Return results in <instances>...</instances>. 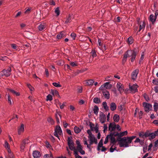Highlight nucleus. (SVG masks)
I'll use <instances>...</instances> for the list:
<instances>
[{"label":"nucleus","mask_w":158,"mask_h":158,"mask_svg":"<svg viewBox=\"0 0 158 158\" xmlns=\"http://www.w3.org/2000/svg\"><path fill=\"white\" fill-rule=\"evenodd\" d=\"M136 56V52L134 50H127L124 55L123 62H125L127 57H131V61L133 62L135 60Z\"/></svg>","instance_id":"1"},{"label":"nucleus","mask_w":158,"mask_h":158,"mask_svg":"<svg viewBox=\"0 0 158 158\" xmlns=\"http://www.w3.org/2000/svg\"><path fill=\"white\" fill-rule=\"evenodd\" d=\"M131 143L130 140L127 137H124L121 139L119 145L120 147H127Z\"/></svg>","instance_id":"2"},{"label":"nucleus","mask_w":158,"mask_h":158,"mask_svg":"<svg viewBox=\"0 0 158 158\" xmlns=\"http://www.w3.org/2000/svg\"><path fill=\"white\" fill-rule=\"evenodd\" d=\"M158 135V129L154 132L149 133L146 132L145 133V136L146 137H149V139L150 140L152 139L155 138L156 136Z\"/></svg>","instance_id":"3"},{"label":"nucleus","mask_w":158,"mask_h":158,"mask_svg":"<svg viewBox=\"0 0 158 158\" xmlns=\"http://www.w3.org/2000/svg\"><path fill=\"white\" fill-rule=\"evenodd\" d=\"M62 131L60 127L59 126H56L54 133V136L57 138H59V135H60L62 134Z\"/></svg>","instance_id":"4"},{"label":"nucleus","mask_w":158,"mask_h":158,"mask_svg":"<svg viewBox=\"0 0 158 158\" xmlns=\"http://www.w3.org/2000/svg\"><path fill=\"white\" fill-rule=\"evenodd\" d=\"M143 105L145 111L147 112H149L152 109V105L150 104L144 102L143 103Z\"/></svg>","instance_id":"5"},{"label":"nucleus","mask_w":158,"mask_h":158,"mask_svg":"<svg viewBox=\"0 0 158 158\" xmlns=\"http://www.w3.org/2000/svg\"><path fill=\"white\" fill-rule=\"evenodd\" d=\"M129 90L132 93H135L138 92L137 88L138 87V86L137 84H133L132 85H129Z\"/></svg>","instance_id":"6"},{"label":"nucleus","mask_w":158,"mask_h":158,"mask_svg":"<svg viewBox=\"0 0 158 158\" xmlns=\"http://www.w3.org/2000/svg\"><path fill=\"white\" fill-rule=\"evenodd\" d=\"M11 70L10 68H9L7 69H4L1 73H3L1 74L2 76H5L6 77H8L10 76L11 74Z\"/></svg>","instance_id":"7"},{"label":"nucleus","mask_w":158,"mask_h":158,"mask_svg":"<svg viewBox=\"0 0 158 158\" xmlns=\"http://www.w3.org/2000/svg\"><path fill=\"white\" fill-rule=\"evenodd\" d=\"M28 143V139L27 138L25 139L22 142L20 146L21 151L23 152L24 151L25 148L26 144Z\"/></svg>","instance_id":"8"},{"label":"nucleus","mask_w":158,"mask_h":158,"mask_svg":"<svg viewBox=\"0 0 158 158\" xmlns=\"http://www.w3.org/2000/svg\"><path fill=\"white\" fill-rule=\"evenodd\" d=\"M112 87V85L110 84L109 82H106L104 84H103L99 88V89L103 90L104 88L107 89H110Z\"/></svg>","instance_id":"9"},{"label":"nucleus","mask_w":158,"mask_h":158,"mask_svg":"<svg viewBox=\"0 0 158 158\" xmlns=\"http://www.w3.org/2000/svg\"><path fill=\"white\" fill-rule=\"evenodd\" d=\"M139 70L138 69L134 70L131 73V78L132 79L135 80L137 78V75L139 73Z\"/></svg>","instance_id":"10"},{"label":"nucleus","mask_w":158,"mask_h":158,"mask_svg":"<svg viewBox=\"0 0 158 158\" xmlns=\"http://www.w3.org/2000/svg\"><path fill=\"white\" fill-rule=\"evenodd\" d=\"M116 128V125L114 122L110 123L109 126V130L110 131H114Z\"/></svg>","instance_id":"11"},{"label":"nucleus","mask_w":158,"mask_h":158,"mask_svg":"<svg viewBox=\"0 0 158 158\" xmlns=\"http://www.w3.org/2000/svg\"><path fill=\"white\" fill-rule=\"evenodd\" d=\"M46 27L47 25L45 23H40L38 28L40 31H42L44 30Z\"/></svg>","instance_id":"12"},{"label":"nucleus","mask_w":158,"mask_h":158,"mask_svg":"<svg viewBox=\"0 0 158 158\" xmlns=\"http://www.w3.org/2000/svg\"><path fill=\"white\" fill-rule=\"evenodd\" d=\"M99 119L101 123H104L106 122V115L103 114H100Z\"/></svg>","instance_id":"13"},{"label":"nucleus","mask_w":158,"mask_h":158,"mask_svg":"<svg viewBox=\"0 0 158 158\" xmlns=\"http://www.w3.org/2000/svg\"><path fill=\"white\" fill-rule=\"evenodd\" d=\"M102 94L105 98L108 99L110 98V94L109 92L106 89H103Z\"/></svg>","instance_id":"14"},{"label":"nucleus","mask_w":158,"mask_h":158,"mask_svg":"<svg viewBox=\"0 0 158 158\" xmlns=\"http://www.w3.org/2000/svg\"><path fill=\"white\" fill-rule=\"evenodd\" d=\"M116 86L118 88V90L120 93L123 91V87L122 86V84L120 83H118Z\"/></svg>","instance_id":"15"},{"label":"nucleus","mask_w":158,"mask_h":158,"mask_svg":"<svg viewBox=\"0 0 158 158\" xmlns=\"http://www.w3.org/2000/svg\"><path fill=\"white\" fill-rule=\"evenodd\" d=\"M3 146L7 150L8 152H10V145L6 140H5L4 143L3 144Z\"/></svg>","instance_id":"16"},{"label":"nucleus","mask_w":158,"mask_h":158,"mask_svg":"<svg viewBox=\"0 0 158 158\" xmlns=\"http://www.w3.org/2000/svg\"><path fill=\"white\" fill-rule=\"evenodd\" d=\"M88 138L89 139V141H93L94 142L95 144L97 143V140L95 138L94 135H89L88 136Z\"/></svg>","instance_id":"17"},{"label":"nucleus","mask_w":158,"mask_h":158,"mask_svg":"<svg viewBox=\"0 0 158 158\" xmlns=\"http://www.w3.org/2000/svg\"><path fill=\"white\" fill-rule=\"evenodd\" d=\"M7 91H9L13 94L17 96H19L20 95V93L19 92H17L13 89H11L7 88Z\"/></svg>","instance_id":"18"},{"label":"nucleus","mask_w":158,"mask_h":158,"mask_svg":"<svg viewBox=\"0 0 158 158\" xmlns=\"http://www.w3.org/2000/svg\"><path fill=\"white\" fill-rule=\"evenodd\" d=\"M24 131V125L23 124H21L20 127L18 128V133L19 135H20L23 133Z\"/></svg>","instance_id":"19"},{"label":"nucleus","mask_w":158,"mask_h":158,"mask_svg":"<svg viewBox=\"0 0 158 158\" xmlns=\"http://www.w3.org/2000/svg\"><path fill=\"white\" fill-rule=\"evenodd\" d=\"M77 150L82 155H84L85 154V151L82 150V147L81 145H79L77 146Z\"/></svg>","instance_id":"20"},{"label":"nucleus","mask_w":158,"mask_h":158,"mask_svg":"<svg viewBox=\"0 0 158 158\" xmlns=\"http://www.w3.org/2000/svg\"><path fill=\"white\" fill-rule=\"evenodd\" d=\"M40 152L38 151H35L33 152V156L34 158H39L40 156Z\"/></svg>","instance_id":"21"},{"label":"nucleus","mask_w":158,"mask_h":158,"mask_svg":"<svg viewBox=\"0 0 158 158\" xmlns=\"http://www.w3.org/2000/svg\"><path fill=\"white\" fill-rule=\"evenodd\" d=\"M66 36V34L64 32L61 31L57 35V38L58 39H60Z\"/></svg>","instance_id":"22"},{"label":"nucleus","mask_w":158,"mask_h":158,"mask_svg":"<svg viewBox=\"0 0 158 158\" xmlns=\"http://www.w3.org/2000/svg\"><path fill=\"white\" fill-rule=\"evenodd\" d=\"M85 84L87 86H92L93 85L94 81L93 80H89L85 81Z\"/></svg>","instance_id":"23"},{"label":"nucleus","mask_w":158,"mask_h":158,"mask_svg":"<svg viewBox=\"0 0 158 158\" xmlns=\"http://www.w3.org/2000/svg\"><path fill=\"white\" fill-rule=\"evenodd\" d=\"M110 108L111 110L114 111L116 108V106L115 103L114 102L111 103L110 105Z\"/></svg>","instance_id":"24"},{"label":"nucleus","mask_w":158,"mask_h":158,"mask_svg":"<svg viewBox=\"0 0 158 158\" xmlns=\"http://www.w3.org/2000/svg\"><path fill=\"white\" fill-rule=\"evenodd\" d=\"M156 18V17H155L153 15H151L149 16L150 20L153 23L155 21Z\"/></svg>","instance_id":"25"},{"label":"nucleus","mask_w":158,"mask_h":158,"mask_svg":"<svg viewBox=\"0 0 158 158\" xmlns=\"http://www.w3.org/2000/svg\"><path fill=\"white\" fill-rule=\"evenodd\" d=\"M120 119V117L117 114H115L113 117V120L114 122H118Z\"/></svg>","instance_id":"26"},{"label":"nucleus","mask_w":158,"mask_h":158,"mask_svg":"<svg viewBox=\"0 0 158 158\" xmlns=\"http://www.w3.org/2000/svg\"><path fill=\"white\" fill-rule=\"evenodd\" d=\"M7 100L10 105H12L13 104V102H12V98L9 94H7Z\"/></svg>","instance_id":"27"},{"label":"nucleus","mask_w":158,"mask_h":158,"mask_svg":"<svg viewBox=\"0 0 158 158\" xmlns=\"http://www.w3.org/2000/svg\"><path fill=\"white\" fill-rule=\"evenodd\" d=\"M51 93L53 95L59 96V93L57 91L55 90L51 89Z\"/></svg>","instance_id":"28"},{"label":"nucleus","mask_w":158,"mask_h":158,"mask_svg":"<svg viewBox=\"0 0 158 158\" xmlns=\"http://www.w3.org/2000/svg\"><path fill=\"white\" fill-rule=\"evenodd\" d=\"M127 134V131H125L123 132H121L119 133H118L116 135L120 137H122L125 135H126Z\"/></svg>","instance_id":"29"},{"label":"nucleus","mask_w":158,"mask_h":158,"mask_svg":"<svg viewBox=\"0 0 158 158\" xmlns=\"http://www.w3.org/2000/svg\"><path fill=\"white\" fill-rule=\"evenodd\" d=\"M55 117H56V121H57V123H59L60 120H59V117H60V118H61V116L60 114L58 112H56V113L55 114Z\"/></svg>","instance_id":"30"},{"label":"nucleus","mask_w":158,"mask_h":158,"mask_svg":"<svg viewBox=\"0 0 158 158\" xmlns=\"http://www.w3.org/2000/svg\"><path fill=\"white\" fill-rule=\"evenodd\" d=\"M110 139L111 143L113 144H114V143H115L116 141L115 138L113 135L110 134Z\"/></svg>","instance_id":"31"},{"label":"nucleus","mask_w":158,"mask_h":158,"mask_svg":"<svg viewBox=\"0 0 158 158\" xmlns=\"http://www.w3.org/2000/svg\"><path fill=\"white\" fill-rule=\"evenodd\" d=\"M74 130L75 132L77 134H78L80 133L81 131V129L77 126H75L74 127Z\"/></svg>","instance_id":"32"},{"label":"nucleus","mask_w":158,"mask_h":158,"mask_svg":"<svg viewBox=\"0 0 158 158\" xmlns=\"http://www.w3.org/2000/svg\"><path fill=\"white\" fill-rule=\"evenodd\" d=\"M103 146V141H102V139H101L98 144V151H99L100 150V148L102 147Z\"/></svg>","instance_id":"33"},{"label":"nucleus","mask_w":158,"mask_h":158,"mask_svg":"<svg viewBox=\"0 0 158 158\" xmlns=\"http://www.w3.org/2000/svg\"><path fill=\"white\" fill-rule=\"evenodd\" d=\"M102 105L104 108V109L106 111H108L109 110V107L107 105L106 102H103L102 103Z\"/></svg>","instance_id":"34"},{"label":"nucleus","mask_w":158,"mask_h":158,"mask_svg":"<svg viewBox=\"0 0 158 158\" xmlns=\"http://www.w3.org/2000/svg\"><path fill=\"white\" fill-rule=\"evenodd\" d=\"M98 110H99V109H98V107L97 106H94V108L93 109V111L94 112V113L95 114H96V115L98 114Z\"/></svg>","instance_id":"35"},{"label":"nucleus","mask_w":158,"mask_h":158,"mask_svg":"<svg viewBox=\"0 0 158 158\" xmlns=\"http://www.w3.org/2000/svg\"><path fill=\"white\" fill-rule=\"evenodd\" d=\"M139 24V31H140L141 30L144 28L145 26V23L144 21L142 22V24L140 23Z\"/></svg>","instance_id":"36"},{"label":"nucleus","mask_w":158,"mask_h":158,"mask_svg":"<svg viewBox=\"0 0 158 158\" xmlns=\"http://www.w3.org/2000/svg\"><path fill=\"white\" fill-rule=\"evenodd\" d=\"M153 107L154 111L157 112L158 110V103L156 102L155 103Z\"/></svg>","instance_id":"37"},{"label":"nucleus","mask_w":158,"mask_h":158,"mask_svg":"<svg viewBox=\"0 0 158 158\" xmlns=\"http://www.w3.org/2000/svg\"><path fill=\"white\" fill-rule=\"evenodd\" d=\"M55 12L56 14V16H58L60 14V11L59 8L58 7H57L55 8Z\"/></svg>","instance_id":"38"},{"label":"nucleus","mask_w":158,"mask_h":158,"mask_svg":"<svg viewBox=\"0 0 158 158\" xmlns=\"http://www.w3.org/2000/svg\"><path fill=\"white\" fill-rule=\"evenodd\" d=\"M11 47L12 48L15 49L16 50H18L19 49V48L18 46H17L16 44H11Z\"/></svg>","instance_id":"39"},{"label":"nucleus","mask_w":158,"mask_h":158,"mask_svg":"<svg viewBox=\"0 0 158 158\" xmlns=\"http://www.w3.org/2000/svg\"><path fill=\"white\" fill-rule=\"evenodd\" d=\"M93 101L96 103H99L100 102V99L98 98H95L94 99Z\"/></svg>","instance_id":"40"},{"label":"nucleus","mask_w":158,"mask_h":158,"mask_svg":"<svg viewBox=\"0 0 158 158\" xmlns=\"http://www.w3.org/2000/svg\"><path fill=\"white\" fill-rule=\"evenodd\" d=\"M53 99L52 97V96L50 94H49L47 96V98H46V101H52Z\"/></svg>","instance_id":"41"},{"label":"nucleus","mask_w":158,"mask_h":158,"mask_svg":"<svg viewBox=\"0 0 158 158\" xmlns=\"http://www.w3.org/2000/svg\"><path fill=\"white\" fill-rule=\"evenodd\" d=\"M74 143H73L72 144H69L68 145L69 148L70 150H74V149H76L75 147L74 146Z\"/></svg>","instance_id":"42"},{"label":"nucleus","mask_w":158,"mask_h":158,"mask_svg":"<svg viewBox=\"0 0 158 158\" xmlns=\"http://www.w3.org/2000/svg\"><path fill=\"white\" fill-rule=\"evenodd\" d=\"M128 42L129 44H132L133 42V40L132 37H130L128 39Z\"/></svg>","instance_id":"43"},{"label":"nucleus","mask_w":158,"mask_h":158,"mask_svg":"<svg viewBox=\"0 0 158 158\" xmlns=\"http://www.w3.org/2000/svg\"><path fill=\"white\" fill-rule=\"evenodd\" d=\"M27 86L31 91H34V88L30 84H27Z\"/></svg>","instance_id":"44"},{"label":"nucleus","mask_w":158,"mask_h":158,"mask_svg":"<svg viewBox=\"0 0 158 158\" xmlns=\"http://www.w3.org/2000/svg\"><path fill=\"white\" fill-rule=\"evenodd\" d=\"M52 85L56 87H60L61 85L59 84V83L53 82L52 83Z\"/></svg>","instance_id":"45"},{"label":"nucleus","mask_w":158,"mask_h":158,"mask_svg":"<svg viewBox=\"0 0 158 158\" xmlns=\"http://www.w3.org/2000/svg\"><path fill=\"white\" fill-rule=\"evenodd\" d=\"M72 139V137H71V138L69 137L68 138V145L69 144H72L74 143L73 142Z\"/></svg>","instance_id":"46"},{"label":"nucleus","mask_w":158,"mask_h":158,"mask_svg":"<svg viewBox=\"0 0 158 158\" xmlns=\"http://www.w3.org/2000/svg\"><path fill=\"white\" fill-rule=\"evenodd\" d=\"M91 53L92 54V56L93 57H95L97 56L96 52L94 50H92Z\"/></svg>","instance_id":"47"},{"label":"nucleus","mask_w":158,"mask_h":158,"mask_svg":"<svg viewBox=\"0 0 158 158\" xmlns=\"http://www.w3.org/2000/svg\"><path fill=\"white\" fill-rule=\"evenodd\" d=\"M110 135H108L105 139V141L104 142V144L107 143L108 142V139H110Z\"/></svg>","instance_id":"48"},{"label":"nucleus","mask_w":158,"mask_h":158,"mask_svg":"<svg viewBox=\"0 0 158 158\" xmlns=\"http://www.w3.org/2000/svg\"><path fill=\"white\" fill-rule=\"evenodd\" d=\"M143 96L144 98L145 99V100L148 102L149 100V98L148 96L147 95V94L144 93L143 94Z\"/></svg>","instance_id":"49"},{"label":"nucleus","mask_w":158,"mask_h":158,"mask_svg":"<svg viewBox=\"0 0 158 158\" xmlns=\"http://www.w3.org/2000/svg\"><path fill=\"white\" fill-rule=\"evenodd\" d=\"M31 10V8L29 7L27 8V9L26 10L25 12V14H29Z\"/></svg>","instance_id":"50"},{"label":"nucleus","mask_w":158,"mask_h":158,"mask_svg":"<svg viewBox=\"0 0 158 158\" xmlns=\"http://www.w3.org/2000/svg\"><path fill=\"white\" fill-rule=\"evenodd\" d=\"M47 121L49 123H51V124L54 123L53 119L51 117H49L48 118Z\"/></svg>","instance_id":"51"},{"label":"nucleus","mask_w":158,"mask_h":158,"mask_svg":"<svg viewBox=\"0 0 158 158\" xmlns=\"http://www.w3.org/2000/svg\"><path fill=\"white\" fill-rule=\"evenodd\" d=\"M9 154L8 156L10 158H14V156L13 153L11 152V151L10 150V152H8Z\"/></svg>","instance_id":"52"},{"label":"nucleus","mask_w":158,"mask_h":158,"mask_svg":"<svg viewBox=\"0 0 158 158\" xmlns=\"http://www.w3.org/2000/svg\"><path fill=\"white\" fill-rule=\"evenodd\" d=\"M70 64L73 67L76 66L77 65L76 62H71Z\"/></svg>","instance_id":"53"},{"label":"nucleus","mask_w":158,"mask_h":158,"mask_svg":"<svg viewBox=\"0 0 158 158\" xmlns=\"http://www.w3.org/2000/svg\"><path fill=\"white\" fill-rule=\"evenodd\" d=\"M71 36L73 38V40H75L76 36V35L75 33H72L71 34Z\"/></svg>","instance_id":"54"},{"label":"nucleus","mask_w":158,"mask_h":158,"mask_svg":"<svg viewBox=\"0 0 158 158\" xmlns=\"http://www.w3.org/2000/svg\"><path fill=\"white\" fill-rule=\"evenodd\" d=\"M71 20V18L70 17V16H69L67 19L65 21V23H69Z\"/></svg>","instance_id":"55"},{"label":"nucleus","mask_w":158,"mask_h":158,"mask_svg":"<svg viewBox=\"0 0 158 158\" xmlns=\"http://www.w3.org/2000/svg\"><path fill=\"white\" fill-rule=\"evenodd\" d=\"M103 131L104 132H105L106 131L107 129V126L106 124H104V127H103Z\"/></svg>","instance_id":"56"},{"label":"nucleus","mask_w":158,"mask_h":158,"mask_svg":"<svg viewBox=\"0 0 158 158\" xmlns=\"http://www.w3.org/2000/svg\"><path fill=\"white\" fill-rule=\"evenodd\" d=\"M135 136H132L131 137H127L129 139V140H130L131 142H132V141L135 138Z\"/></svg>","instance_id":"57"},{"label":"nucleus","mask_w":158,"mask_h":158,"mask_svg":"<svg viewBox=\"0 0 158 158\" xmlns=\"http://www.w3.org/2000/svg\"><path fill=\"white\" fill-rule=\"evenodd\" d=\"M135 136H132L131 137H127L129 139V140H130L131 142H132V141L135 138Z\"/></svg>","instance_id":"58"},{"label":"nucleus","mask_w":158,"mask_h":158,"mask_svg":"<svg viewBox=\"0 0 158 158\" xmlns=\"http://www.w3.org/2000/svg\"><path fill=\"white\" fill-rule=\"evenodd\" d=\"M7 59V57L5 56L4 57L1 56V59L0 60H2L3 61H5Z\"/></svg>","instance_id":"59"},{"label":"nucleus","mask_w":158,"mask_h":158,"mask_svg":"<svg viewBox=\"0 0 158 158\" xmlns=\"http://www.w3.org/2000/svg\"><path fill=\"white\" fill-rule=\"evenodd\" d=\"M52 157L51 155L49 156L48 154H46L44 156V158H52Z\"/></svg>","instance_id":"60"},{"label":"nucleus","mask_w":158,"mask_h":158,"mask_svg":"<svg viewBox=\"0 0 158 158\" xmlns=\"http://www.w3.org/2000/svg\"><path fill=\"white\" fill-rule=\"evenodd\" d=\"M45 73L46 74L47 77H48L49 75V72L48 69H45Z\"/></svg>","instance_id":"61"},{"label":"nucleus","mask_w":158,"mask_h":158,"mask_svg":"<svg viewBox=\"0 0 158 158\" xmlns=\"http://www.w3.org/2000/svg\"><path fill=\"white\" fill-rule=\"evenodd\" d=\"M152 146V143H150L148 146V151H149L151 150Z\"/></svg>","instance_id":"62"},{"label":"nucleus","mask_w":158,"mask_h":158,"mask_svg":"<svg viewBox=\"0 0 158 158\" xmlns=\"http://www.w3.org/2000/svg\"><path fill=\"white\" fill-rule=\"evenodd\" d=\"M143 114V112L140 110L139 112V118L141 119L142 118L141 116Z\"/></svg>","instance_id":"63"},{"label":"nucleus","mask_w":158,"mask_h":158,"mask_svg":"<svg viewBox=\"0 0 158 158\" xmlns=\"http://www.w3.org/2000/svg\"><path fill=\"white\" fill-rule=\"evenodd\" d=\"M22 14V12L21 11H19L18 12L16 15L15 16V18H17L19 16Z\"/></svg>","instance_id":"64"}]
</instances>
